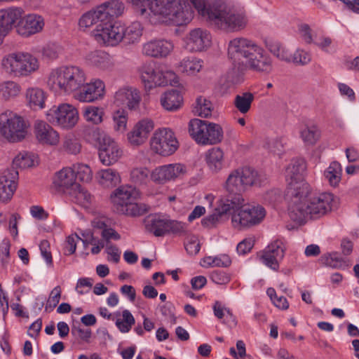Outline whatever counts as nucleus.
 <instances>
[{
  "label": "nucleus",
  "instance_id": "nucleus-1",
  "mask_svg": "<svg viewBox=\"0 0 359 359\" xmlns=\"http://www.w3.org/2000/svg\"><path fill=\"white\" fill-rule=\"evenodd\" d=\"M227 55L238 69H248L266 75L273 70L271 57L261 45L247 37H236L230 40Z\"/></svg>",
  "mask_w": 359,
  "mask_h": 359
},
{
  "label": "nucleus",
  "instance_id": "nucleus-2",
  "mask_svg": "<svg viewBox=\"0 0 359 359\" xmlns=\"http://www.w3.org/2000/svg\"><path fill=\"white\" fill-rule=\"evenodd\" d=\"M191 2L199 15L216 29L234 32L244 29L248 25L247 14L242 8L220 1L210 4L205 0H191Z\"/></svg>",
  "mask_w": 359,
  "mask_h": 359
},
{
  "label": "nucleus",
  "instance_id": "nucleus-3",
  "mask_svg": "<svg viewBox=\"0 0 359 359\" xmlns=\"http://www.w3.org/2000/svg\"><path fill=\"white\" fill-rule=\"evenodd\" d=\"M298 194L289 202V215L294 222L302 223L307 217L320 218L337 207V200L331 193L323 192L309 195Z\"/></svg>",
  "mask_w": 359,
  "mask_h": 359
},
{
  "label": "nucleus",
  "instance_id": "nucleus-4",
  "mask_svg": "<svg viewBox=\"0 0 359 359\" xmlns=\"http://www.w3.org/2000/svg\"><path fill=\"white\" fill-rule=\"evenodd\" d=\"M147 19L151 23H166L182 26L194 18L191 6L182 0H154L149 7Z\"/></svg>",
  "mask_w": 359,
  "mask_h": 359
},
{
  "label": "nucleus",
  "instance_id": "nucleus-5",
  "mask_svg": "<svg viewBox=\"0 0 359 359\" xmlns=\"http://www.w3.org/2000/svg\"><path fill=\"white\" fill-rule=\"evenodd\" d=\"M85 72L78 66L63 65L52 69L46 77L47 88L55 95L75 93L85 83Z\"/></svg>",
  "mask_w": 359,
  "mask_h": 359
},
{
  "label": "nucleus",
  "instance_id": "nucleus-6",
  "mask_svg": "<svg viewBox=\"0 0 359 359\" xmlns=\"http://www.w3.org/2000/svg\"><path fill=\"white\" fill-rule=\"evenodd\" d=\"M39 61L29 53L17 52L6 55L1 61L3 71L11 77H27L39 69Z\"/></svg>",
  "mask_w": 359,
  "mask_h": 359
},
{
  "label": "nucleus",
  "instance_id": "nucleus-7",
  "mask_svg": "<svg viewBox=\"0 0 359 359\" xmlns=\"http://www.w3.org/2000/svg\"><path fill=\"white\" fill-rule=\"evenodd\" d=\"M30 123L20 114L6 110L0 114V135L11 143L20 142L28 136Z\"/></svg>",
  "mask_w": 359,
  "mask_h": 359
},
{
  "label": "nucleus",
  "instance_id": "nucleus-8",
  "mask_svg": "<svg viewBox=\"0 0 359 359\" xmlns=\"http://www.w3.org/2000/svg\"><path fill=\"white\" fill-rule=\"evenodd\" d=\"M265 180V176L255 169L250 167H243L230 172L225 182V189L231 195H241L248 187H260Z\"/></svg>",
  "mask_w": 359,
  "mask_h": 359
},
{
  "label": "nucleus",
  "instance_id": "nucleus-9",
  "mask_svg": "<svg viewBox=\"0 0 359 359\" xmlns=\"http://www.w3.org/2000/svg\"><path fill=\"white\" fill-rule=\"evenodd\" d=\"M137 72L141 82L147 90L168 84L175 85L179 82L178 77L173 71L165 69L153 62L142 64L139 67Z\"/></svg>",
  "mask_w": 359,
  "mask_h": 359
},
{
  "label": "nucleus",
  "instance_id": "nucleus-10",
  "mask_svg": "<svg viewBox=\"0 0 359 359\" xmlns=\"http://www.w3.org/2000/svg\"><path fill=\"white\" fill-rule=\"evenodd\" d=\"M191 138L201 145H213L221 142L224 132L219 124L199 118L191 119L188 126Z\"/></svg>",
  "mask_w": 359,
  "mask_h": 359
},
{
  "label": "nucleus",
  "instance_id": "nucleus-11",
  "mask_svg": "<svg viewBox=\"0 0 359 359\" xmlns=\"http://www.w3.org/2000/svg\"><path fill=\"white\" fill-rule=\"evenodd\" d=\"M266 214L265 208L261 205L243 203L232 214V226L238 230L251 228L261 224Z\"/></svg>",
  "mask_w": 359,
  "mask_h": 359
},
{
  "label": "nucleus",
  "instance_id": "nucleus-12",
  "mask_svg": "<svg viewBox=\"0 0 359 359\" xmlns=\"http://www.w3.org/2000/svg\"><path fill=\"white\" fill-rule=\"evenodd\" d=\"M147 232L156 237H162L169 233L181 234L186 231L184 223L168 219L160 215H149L144 219Z\"/></svg>",
  "mask_w": 359,
  "mask_h": 359
},
{
  "label": "nucleus",
  "instance_id": "nucleus-13",
  "mask_svg": "<svg viewBox=\"0 0 359 359\" xmlns=\"http://www.w3.org/2000/svg\"><path fill=\"white\" fill-rule=\"evenodd\" d=\"M305 163L302 159H292L285 170L287 182V196L291 200L298 194H305L309 191V184L303 180Z\"/></svg>",
  "mask_w": 359,
  "mask_h": 359
},
{
  "label": "nucleus",
  "instance_id": "nucleus-14",
  "mask_svg": "<svg viewBox=\"0 0 359 359\" xmlns=\"http://www.w3.org/2000/svg\"><path fill=\"white\" fill-rule=\"evenodd\" d=\"M150 147L155 154L169 156L177 150L179 142L171 128H159L154 131L150 140Z\"/></svg>",
  "mask_w": 359,
  "mask_h": 359
},
{
  "label": "nucleus",
  "instance_id": "nucleus-15",
  "mask_svg": "<svg viewBox=\"0 0 359 359\" xmlns=\"http://www.w3.org/2000/svg\"><path fill=\"white\" fill-rule=\"evenodd\" d=\"M122 23L112 20H103L96 25L92 34L95 40L100 44L114 47L122 42Z\"/></svg>",
  "mask_w": 359,
  "mask_h": 359
},
{
  "label": "nucleus",
  "instance_id": "nucleus-16",
  "mask_svg": "<svg viewBox=\"0 0 359 359\" xmlns=\"http://www.w3.org/2000/svg\"><path fill=\"white\" fill-rule=\"evenodd\" d=\"M47 121L54 126L70 129L75 126L79 121L77 109L67 103L52 107L46 112Z\"/></svg>",
  "mask_w": 359,
  "mask_h": 359
},
{
  "label": "nucleus",
  "instance_id": "nucleus-17",
  "mask_svg": "<svg viewBox=\"0 0 359 359\" xmlns=\"http://www.w3.org/2000/svg\"><path fill=\"white\" fill-rule=\"evenodd\" d=\"M183 48L189 53L206 51L212 45V34L206 29L194 28L184 36Z\"/></svg>",
  "mask_w": 359,
  "mask_h": 359
},
{
  "label": "nucleus",
  "instance_id": "nucleus-18",
  "mask_svg": "<svg viewBox=\"0 0 359 359\" xmlns=\"http://www.w3.org/2000/svg\"><path fill=\"white\" fill-rule=\"evenodd\" d=\"M187 174V168L180 163L160 165L151 171V181L157 184H165L183 178Z\"/></svg>",
  "mask_w": 359,
  "mask_h": 359
},
{
  "label": "nucleus",
  "instance_id": "nucleus-19",
  "mask_svg": "<svg viewBox=\"0 0 359 359\" xmlns=\"http://www.w3.org/2000/svg\"><path fill=\"white\" fill-rule=\"evenodd\" d=\"M123 155L120 145L110 136L104 135L100 140L99 158L104 165L116 163Z\"/></svg>",
  "mask_w": 359,
  "mask_h": 359
},
{
  "label": "nucleus",
  "instance_id": "nucleus-20",
  "mask_svg": "<svg viewBox=\"0 0 359 359\" xmlns=\"http://www.w3.org/2000/svg\"><path fill=\"white\" fill-rule=\"evenodd\" d=\"M154 122L151 118H143L136 122L127 133L128 143L133 147L144 144L154 129Z\"/></svg>",
  "mask_w": 359,
  "mask_h": 359
},
{
  "label": "nucleus",
  "instance_id": "nucleus-21",
  "mask_svg": "<svg viewBox=\"0 0 359 359\" xmlns=\"http://www.w3.org/2000/svg\"><path fill=\"white\" fill-rule=\"evenodd\" d=\"M105 85L100 79H95L84 84L76 91L74 97L81 102H93L103 97Z\"/></svg>",
  "mask_w": 359,
  "mask_h": 359
},
{
  "label": "nucleus",
  "instance_id": "nucleus-22",
  "mask_svg": "<svg viewBox=\"0 0 359 359\" xmlns=\"http://www.w3.org/2000/svg\"><path fill=\"white\" fill-rule=\"evenodd\" d=\"M15 26L17 33L24 37H28L40 32L44 27L43 18L36 14H29L17 20Z\"/></svg>",
  "mask_w": 359,
  "mask_h": 359
},
{
  "label": "nucleus",
  "instance_id": "nucleus-23",
  "mask_svg": "<svg viewBox=\"0 0 359 359\" xmlns=\"http://www.w3.org/2000/svg\"><path fill=\"white\" fill-rule=\"evenodd\" d=\"M174 44L165 39H153L142 44V54L154 58H165L173 50Z\"/></svg>",
  "mask_w": 359,
  "mask_h": 359
},
{
  "label": "nucleus",
  "instance_id": "nucleus-24",
  "mask_svg": "<svg viewBox=\"0 0 359 359\" xmlns=\"http://www.w3.org/2000/svg\"><path fill=\"white\" fill-rule=\"evenodd\" d=\"M139 195L136 188L130 185H123L116 189L111 194V201L115 211L118 213Z\"/></svg>",
  "mask_w": 359,
  "mask_h": 359
},
{
  "label": "nucleus",
  "instance_id": "nucleus-25",
  "mask_svg": "<svg viewBox=\"0 0 359 359\" xmlns=\"http://www.w3.org/2000/svg\"><path fill=\"white\" fill-rule=\"evenodd\" d=\"M18 172L14 168L5 170L0 175V201H10L18 186Z\"/></svg>",
  "mask_w": 359,
  "mask_h": 359
},
{
  "label": "nucleus",
  "instance_id": "nucleus-26",
  "mask_svg": "<svg viewBox=\"0 0 359 359\" xmlns=\"http://www.w3.org/2000/svg\"><path fill=\"white\" fill-rule=\"evenodd\" d=\"M53 184L59 191L67 195L73 189L78 187L74 170L71 167L63 168L55 174Z\"/></svg>",
  "mask_w": 359,
  "mask_h": 359
},
{
  "label": "nucleus",
  "instance_id": "nucleus-27",
  "mask_svg": "<svg viewBox=\"0 0 359 359\" xmlns=\"http://www.w3.org/2000/svg\"><path fill=\"white\" fill-rule=\"evenodd\" d=\"M24 13V10L20 7H11L0 10V45L13 25Z\"/></svg>",
  "mask_w": 359,
  "mask_h": 359
},
{
  "label": "nucleus",
  "instance_id": "nucleus-28",
  "mask_svg": "<svg viewBox=\"0 0 359 359\" xmlns=\"http://www.w3.org/2000/svg\"><path fill=\"white\" fill-rule=\"evenodd\" d=\"M34 133L38 142L42 144L55 146L58 144L60 140L58 133L42 121H36Z\"/></svg>",
  "mask_w": 359,
  "mask_h": 359
},
{
  "label": "nucleus",
  "instance_id": "nucleus-29",
  "mask_svg": "<svg viewBox=\"0 0 359 359\" xmlns=\"http://www.w3.org/2000/svg\"><path fill=\"white\" fill-rule=\"evenodd\" d=\"M86 60L88 65L102 71H111L115 65L113 57L107 52L100 50L89 53Z\"/></svg>",
  "mask_w": 359,
  "mask_h": 359
},
{
  "label": "nucleus",
  "instance_id": "nucleus-30",
  "mask_svg": "<svg viewBox=\"0 0 359 359\" xmlns=\"http://www.w3.org/2000/svg\"><path fill=\"white\" fill-rule=\"evenodd\" d=\"M102 20H112L121 16L125 12V5L120 0H109L97 6Z\"/></svg>",
  "mask_w": 359,
  "mask_h": 359
},
{
  "label": "nucleus",
  "instance_id": "nucleus-31",
  "mask_svg": "<svg viewBox=\"0 0 359 359\" xmlns=\"http://www.w3.org/2000/svg\"><path fill=\"white\" fill-rule=\"evenodd\" d=\"M122 42L127 45L137 43L143 34V26L138 21H134L128 26L122 23Z\"/></svg>",
  "mask_w": 359,
  "mask_h": 359
},
{
  "label": "nucleus",
  "instance_id": "nucleus-32",
  "mask_svg": "<svg viewBox=\"0 0 359 359\" xmlns=\"http://www.w3.org/2000/svg\"><path fill=\"white\" fill-rule=\"evenodd\" d=\"M160 103L165 110L176 111L182 106L183 97L180 91L169 90L161 95Z\"/></svg>",
  "mask_w": 359,
  "mask_h": 359
},
{
  "label": "nucleus",
  "instance_id": "nucleus-33",
  "mask_svg": "<svg viewBox=\"0 0 359 359\" xmlns=\"http://www.w3.org/2000/svg\"><path fill=\"white\" fill-rule=\"evenodd\" d=\"M204 66L202 59L195 56H187L184 57L178 64V70L187 76H196L199 73Z\"/></svg>",
  "mask_w": 359,
  "mask_h": 359
},
{
  "label": "nucleus",
  "instance_id": "nucleus-34",
  "mask_svg": "<svg viewBox=\"0 0 359 359\" xmlns=\"http://www.w3.org/2000/svg\"><path fill=\"white\" fill-rule=\"evenodd\" d=\"M224 154L219 147H212L205 154V161L209 170L217 172L222 170L224 164Z\"/></svg>",
  "mask_w": 359,
  "mask_h": 359
},
{
  "label": "nucleus",
  "instance_id": "nucleus-35",
  "mask_svg": "<svg viewBox=\"0 0 359 359\" xmlns=\"http://www.w3.org/2000/svg\"><path fill=\"white\" fill-rule=\"evenodd\" d=\"M22 91L21 86L14 81L0 82V100L8 102L20 95Z\"/></svg>",
  "mask_w": 359,
  "mask_h": 359
},
{
  "label": "nucleus",
  "instance_id": "nucleus-36",
  "mask_svg": "<svg viewBox=\"0 0 359 359\" xmlns=\"http://www.w3.org/2000/svg\"><path fill=\"white\" fill-rule=\"evenodd\" d=\"M245 202L242 195H229L226 199H221L219 201L217 207L215 210L217 212V215H221L227 213L231 209L236 208L237 210Z\"/></svg>",
  "mask_w": 359,
  "mask_h": 359
},
{
  "label": "nucleus",
  "instance_id": "nucleus-37",
  "mask_svg": "<svg viewBox=\"0 0 359 359\" xmlns=\"http://www.w3.org/2000/svg\"><path fill=\"white\" fill-rule=\"evenodd\" d=\"M67 195L73 202L84 208H88L94 201V196L79 184L78 187L73 189Z\"/></svg>",
  "mask_w": 359,
  "mask_h": 359
},
{
  "label": "nucleus",
  "instance_id": "nucleus-38",
  "mask_svg": "<svg viewBox=\"0 0 359 359\" xmlns=\"http://www.w3.org/2000/svg\"><path fill=\"white\" fill-rule=\"evenodd\" d=\"M130 181L138 187H147L151 180V172L146 167H136L131 170Z\"/></svg>",
  "mask_w": 359,
  "mask_h": 359
},
{
  "label": "nucleus",
  "instance_id": "nucleus-39",
  "mask_svg": "<svg viewBox=\"0 0 359 359\" xmlns=\"http://www.w3.org/2000/svg\"><path fill=\"white\" fill-rule=\"evenodd\" d=\"M26 98L32 108L43 109L45 107L46 94L39 88H30L26 91Z\"/></svg>",
  "mask_w": 359,
  "mask_h": 359
},
{
  "label": "nucleus",
  "instance_id": "nucleus-40",
  "mask_svg": "<svg viewBox=\"0 0 359 359\" xmlns=\"http://www.w3.org/2000/svg\"><path fill=\"white\" fill-rule=\"evenodd\" d=\"M99 183L104 187H113L121 182L119 173L111 168L101 170L97 172Z\"/></svg>",
  "mask_w": 359,
  "mask_h": 359
},
{
  "label": "nucleus",
  "instance_id": "nucleus-41",
  "mask_svg": "<svg viewBox=\"0 0 359 359\" xmlns=\"http://www.w3.org/2000/svg\"><path fill=\"white\" fill-rule=\"evenodd\" d=\"M342 168L337 161L332 162L324 171V177L332 187H337L341 180Z\"/></svg>",
  "mask_w": 359,
  "mask_h": 359
},
{
  "label": "nucleus",
  "instance_id": "nucleus-42",
  "mask_svg": "<svg viewBox=\"0 0 359 359\" xmlns=\"http://www.w3.org/2000/svg\"><path fill=\"white\" fill-rule=\"evenodd\" d=\"M214 107L210 100L203 96L196 98L193 108V111L196 115L208 118L211 116Z\"/></svg>",
  "mask_w": 359,
  "mask_h": 359
},
{
  "label": "nucleus",
  "instance_id": "nucleus-43",
  "mask_svg": "<svg viewBox=\"0 0 359 359\" xmlns=\"http://www.w3.org/2000/svg\"><path fill=\"white\" fill-rule=\"evenodd\" d=\"M300 137L306 145L313 146L319 140L321 133L319 128L314 126H305L301 129Z\"/></svg>",
  "mask_w": 359,
  "mask_h": 359
},
{
  "label": "nucleus",
  "instance_id": "nucleus-44",
  "mask_svg": "<svg viewBox=\"0 0 359 359\" xmlns=\"http://www.w3.org/2000/svg\"><path fill=\"white\" fill-rule=\"evenodd\" d=\"M101 15L98 13V8L83 13L79 20V27L80 29L86 30L95 24L102 22Z\"/></svg>",
  "mask_w": 359,
  "mask_h": 359
},
{
  "label": "nucleus",
  "instance_id": "nucleus-45",
  "mask_svg": "<svg viewBox=\"0 0 359 359\" xmlns=\"http://www.w3.org/2000/svg\"><path fill=\"white\" fill-rule=\"evenodd\" d=\"M254 95L250 92H245L235 97L233 104L241 114L248 113L254 100Z\"/></svg>",
  "mask_w": 359,
  "mask_h": 359
},
{
  "label": "nucleus",
  "instance_id": "nucleus-46",
  "mask_svg": "<svg viewBox=\"0 0 359 359\" xmlns=\"http://www.w3.org/2000/svg\"><path fill=\"white\" fill-rule=\"evenodd\" d=\"M269 51L276 58L281 61L290 62L292 54L290 50L279 42H272L268 45Z\"/></svg>",
  "mask_w": 359,
  "mask_h": 359
},
{
  "label": "nucleus",
  "instance_id": "nucleus-47",
  "mask_svg": "<svg viewBox=\"0 0 359 359\" xmlns=\"http://www.w3.org/2000/svg\"><path fill=\"white\" fill-rule=\"evenodd\" d=\"M149 206L142 203H135L132 201L124 208L123 211L118 214L125 215L130 217H140L149 211Z\"/></svg>",
  "mask_w": 359,
  "mask_h": 359
},
{
  "label": "nucleus",
  "instance_id": "nucleus-48",
  "mask_svg": "<svg viewBox=\"0 0 359 359\" xmlns=\"http://www.w3.org/2000/svg\"><path fill=\"white\" fill-rule=\"evenodd\" d=\"M320 262L327 266L335 269H341L348 266L346 261L336 252L323 255L320 257Z\"/></svg>",
  "mask_w": 359,
  "mask_h": 359
},
{
  "label": "nucleus",
  "instance_id": "nucleus-49",
  "mask_svg": "<svg viewBox=\"0 0 359 359\" xmlns=\"http://www.w3.org/2000/svg\"><path fill=\"white\" fill-rule=\"evenodd\" d=\"M104 111L102 108L95 106H88L85 108L83 117L88 122L99 124L102 121Z\"/></svg>",
  "mask_w": 359,
  "mask_h": 359
},
{
  "label": "nucleus",
  "instance_id": "nucleus-50",
  "mask_svg": "<svg viewBox=\"0 0 359 359\" xmlns=\"http://www.w3.org/2000/svg\"><path fill=\"white\" fill-rule=\"evenodd\" d=\"M135 322V318L131 313L128 310H124L122 313V318L116 319V325L120 332L127 333L130 330Z\"/></svg>",
  "mask_w": 359,
  "mask_h": 359
},
{
  "label": "nucleus",
  "instance_id": "nucleus-51",
  "mask_svg": "<svg viewBox=\"0 0 359 359\" xmlns=\"http://www.w3.org/2000/svg\"><path fill=\"white\" fill-rule=\"evenodd\" d=\"M264 250L273 255L275 259L280 262L285 256V247L282 240L277 239L271 243Z\"/></svg>",
  "mask_w": 359,
  "mask_h": 359
},
{
  "label": "nucleus",
  "instance_id": "nucleus-52",
  "mask_svg": "<svg viewBox=\"0 0 359 359\" xmlns=\"http://www.w3.org/2000/svg\"><path fill=\"white\" fill-rule=\"evenodd\" d=\"M114 129L119 133H123L127 128L128 114L122 110H117L113 115Z\"/></svg>",
  "mask_w": 359,
  "mask_h": 359
},
{
  "label": "nucleus",
  "instance_id": "nucleus-53",
  "mask_svg": "<svg viewBox=\"0 0 359 359\" xmlns=\"http://www.w3.org/2000/svg\"><path fill=\"white\" fill-rule=\"evenodd\" d=\"M154 0H128L131 4L133 8L144 18H148L149 14L150 4Z\"/></svg>",
  "mask_w": 359,
  "mask_h": 359
},
{
  "label": "nucleus",
  "instance_id": "nucleus-54",
  "mask_svg": "<svg viewBox=\"0 0 359 359\" xmlns=\"http://www.w3.org/2000/svg\"><path fill=\"white\" fill-rule=\"evenodd\" d=\"M62 149L71 154H77L81 151V145L73 136H66L62 142Z\"/></svg>",
  "mask_w": 359,
  "mask_h": 359
},
{
  "label": "nucleus",
  "instance_id": "nucleus-55",
  "mask_svg": "<svg viewBox=\"0 0 359 359\" xmlns=\"http://www.w3.org/2000/svg\"><path fill=\"white\" fill-rule=\"evenodd\" d=\"M311 61V53L301 48H297L295 52L292 54V60H290V62L302 66L308 65Z\"/></svg>",
  "mask_w": 359,
  "mask_h": 359
},
{
  "label": "nucleus",
  "instance_id": "nucleus-56",
  "mask_svg": "<svg viewBox=\"0 0 359 359\" xmlns=\"http://www.w3.org/2000/svg\"><path fill=\"white\" fill-rule=\"evenodd\" d=\"M34 156L28 153H20L13 161V166L26 168L34 165Z\"/></svg>",
  "mask_w": 359,
  "mask_h": 359
},
{
  "label": "nucleus",
  "instance_id": "nucleus-57",
  "mask_svg": "<svg viewBox=\"0 0 359 359\" xmlns=\"http://www.w3.org/2000/svg\"><path fill=\"white\" fill-rule=\"evenodd\" d=\"M72 169L74 170L76 177H78L81 181L88 182L91 180L93 176L92 170L88 165L83 163L76 164Z\"/></svg>",
  "mask_w": 359,
  "mask_h": 359
},
{
  "label": "nucleus",
  "instance_id": "nucleus-58",
  "mask_svg": "<svg viewBox=\"0 0 359 359\" xmlns=\"http://www.w3.org/2000/svg\"><path fill=\"white\" fill-rule=\"evenodd\" d=\"M62 53V46L56 43L47 44L42 50L43 57L50 60L57 59Z\"/></svg>",
  "mask_w": 359,
  "mask_h": 359
},
{
  "label": "nucleus",
  "instance_id": "nucleus-59",
  "mask_svg": "<svg viewBox=\"0 0 359 359\" xmlns=\"http://www.w3.org/2000/svg\"><path fill=\"white\" fill-rule=\"evenodd\" d=\"M133 88H123L116 92L114 95V103L117 107H124L126 106V100L128 96H132Z\"/></svg>",
  "mask_w": 359,
  "mask_h": 359
},
{
  "label": "nucleus",
  "instance_id": "nucleus-60",
  "mask_svg": "<svg viewBox=\"0 0 359 359\" xmlns=\"http://www.w3.org/2000/svg\"><path fill=\"white\" fill-rule=\"evenodd\" d=\"M141 95L140 91L135 88L132 90V96H128L126 100V106L130 110H137L140 107Z\"/></svg>",
  "mask_w": 359,
  "mask_h": 359
},
{
  "label": "nucleus",
  "instance_id": "nucleus-61",
  "mask_svg": "<svg viewBox=\"0 0 359 359\" xmlns=\"http://www.w3.org/2000/svg\"><path fill=\"white\" fill-rule=\"evenodd\" d=\"M284 145L283 138H275L267 142V149L274 154L280 155L284 151Z\"/></svg>",
  "mask_w": 359,
  "mask_h": 359
},
{
  "label": "nucleus",
  "instance_id": "nucleus-62",
  "mask_svg": "<svg viewBox=\"0 0 359 359\" xmlns=\"http://www.w3.org/2000/svg\"><path fill=\"white\" fill-rule=\"evenodd\" d=\"M337 88L341 96L346 97L351 102L355 101V93L348 85L339 82L337 83Z\"/></svg>",
  "mask_w": 359,
  "mask_h": 359
},
{
  "label": "nucleus",
  "instance_id": "nucleus-63",
  "mask_svg": "<svg viewBox=\"0 0 359 359\" xmlns=\"http://www.w3.org/2000/svg\"><path fill=\"white\" fill-rule=\"evenodd\" d=\"M62 294L61 287L57 285L50 292L48 299L47 300L46 309L49 306L50 308H55L60 302Z\"/></svg>",
  "mask_w": 359,
  "mask_h": 359
},
{
  "label": "nucleus",
  "instance_id": "nucleus-64",
  "mask_svg": "<svg viewBox=\"0 0 359 359\" xmlns=\"http://www.w3.org/2000/svg\"><path fill=\"white\" fill-rule=\"evenodd\" d=\"M260 260L264 264L274 271H278L279 269L280 262L278 259H275L273 255L269 254L266 250L263 251Z\"/></svg>",
  "mask_w": 359,
  "mask_h": 359
}]
</instances>
